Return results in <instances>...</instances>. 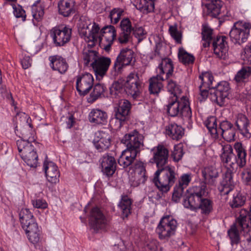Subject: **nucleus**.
<instances>
[{
	"label": "nucleus",
	"instance_id": "obj_1",
	"mask_svg": "<svg viewBox=\"0 0 251 251\" xmlns=\"http://www.w3.org/2000/svg\"><path fill=\"white\" fill-rule=\"evenodd\" d=\"M33 137L27 138L24 134L16 142L19 154L23 160L30 167L35 168L38 164V155L32 142L34 141Z\"/></svg>",
	"mask_w": 251,
	"mask_h": 251
},
{
	"label": "nucleus",
	"instance_id": "obj_2",
	"mask_svg": "<svg viewBox=\"0 0 251 251\" xmlns=\"http://www.w3.org/2000/svg\"><path fill=\"white\" fill-rule=\"evenodd\" d=\"M176 180V173L170 166L158 168L152 179L153 183L162 193L168 192Z\"/></svg>",
	"mask_w": 251,
	"mask_h": 251
},
{
	"label": "nucleus",
	"instance_id": "obj_3",
	"mask_svg": "<svg viewBox=\"0 0 251 251\" xmlns=\"http://www.w3.org/2000/svg\"><path fill=\"white\" fill-rule=\"evenodd\" d=\"M167 113L171 117L180 115L189 120L192 117V112L189 102L186 97L183 96L180 100L178 97H172L166 105Z\"/></svg>",
	"mask_w": 251,
	"mask_h": 251
},
{
	"label": "nucleus",
	"instance_id": "obj_4",
	"mask_svg": "<svg viewBox=\"0 0 251 251\" xmlns=\"http://www.w3.org/2000/svg\"><path fill=\"white\" fill-rule=\"evenodd\" d=\"M206 185L200 184L189 188L184 198L183 204L185 208L197 211L199 203L204 196H206Z\"/></svg>",
	"mask_w": 251,
	"mask_h": 251
},
{
	"label": "nucleus",
	"instance_id": "obj_5",
	"mask_svg": "<svg viewBox=\"0 0 251 251\" xmlns=\"http://www.w3.org/2000/svg\"><path fill=\"white\" fill-rule=\"evenodd\" d=\"M251 28V24L243 21L234 23L229 36L231 41L235 44L241 45L247 41Z\"/></svg>",
	"mask_w": 251,
	"mask_h": 251
},
{
	"label": "nucleus",
	"instance_id": "obj_6",
	"mask_svg": "<svg viewBox=\"0 0 251 251\" xmlns=\"http://www.w3.org/2000/svg\"><path fill=\"white\" fill-rule=\"evenodd\" d=\"M177 225L176 221L169 216L162 218L156 229L159 239L168 240L175 235Z\"/></svg>",
	"mask_w": 251,
	"mask_h": 251
},
{
	"label": "nucleus",
	"instance_id": "obj_7",
	"mask_svg": "<svg viewBox=\"0 0 251 251\" xmlns=\"http://www.w3.org/2000/svg\"><path fill=\"white\" fill-rule=\"evenodd\" d=\"M72 31V29L66 26H55L50 29V35L55 47H62L70 41Z\"/></svg>",
	"mask_w": 251,
	"mask_h": 251
},
{
	"label": "nucleus",
	"instance_id": "obj_8",
	"mask_svg": "<svg viewBox=\"0 0 251 251\" xmlns=\"http://www.w3.org/2000/svg\"><path fill=\"white\" fill-rule=\"evenodd\" d=\"M213 91L210 92V99L220 106L224 105L225 100L229 93L230 87L228 83L225 81L214 84Z\"/></svg>",
	"mask_w": 251,
	"mask_h": 251
},
{
	"label": "nucleus",
	"instance_id": "obj_9",
	"mask_svg": "<svg viewBox=\"0 0 251 251\" xmlns=\"http://www.w3.org/2000/svg\"><path fill=\"white\" fill-rule=\"evenodd\" d=\"M144 136L136 130L126 134L122 139V143L126 147V150L138 153L143 146Z\"/></svg>",
	"mask_w": 251,
	"mask_h": 251
},
{
	"label": "nucleus",
	"instance_id": "obj_10",
	"mask_svg": "<svg viewBox=\"0 0 251 251\" xmlns=\"http://www.w3.org/2000/svg\"><path fill=\"white\" fill-rule=\"evenodd\" d=\"M141 83L138 73L135 72H131L126 77L125 84V91L127 95L136 99L140 94Z\"/></svg>",
	"mask_w": 251,
	"mask_h": 251
},
{
	"label": "nucleus",
	"instance_id": "obj_11",
	"mask_svg": "<svg viewBox=\"0 0 251 251\" xmlns=\"http://www.w3.org/2000/svg\"><path fill=\"white\" fill-rule=\"evenodd\" d=\"M151 152L153 156L151 160L156 164L157 169L168 166L169 151L166 147L158 145L151 150Z\"/></svg>",
	"mask_w": 251,
	"mask_h": 251
},
{
	"label": "nucleus",
	"instance_id": "obj_12",
	"mask_svg": "<svg viewBox=\"0 0 251 251\" xmlns=\"http://www.w3.org/2000/svg\"><path fill=\"white\" fill-rule=\"evenodd\" d=\"M211 44L214 53L217 57L223 59L227 57L228 47L226 36H217Z\"/></svg>",
	"mask_w": 251,
	"mask_h": 251
},
{
	"label": "nucleus",
	"instance_id": "obj_13",
	"mask_svg": "<svg viewBox=\"0 0 251 251\" xmlns=\"http://www.w3.org/2000/svg\"><path fill=\"white\" fill-rule=\"evenodd\" d=\"M94 85V78L89 73H85L77 76L76 88L81 96L86 95L92 88Z\"/></svg>",
	"mask_w": 251,
	"mask_h": 251
},
{
	"label": "nucleus",
	"instance_id": "obj_14",
	"mask_svg": "<svg viewBox=\"0 0 251 251\" xmlns=\"http://www.w3.org/2000/svg\"><path fill=\"white\" fill-rule=\"evenodd\" d=\"M134 59L133 51L128 48L123 49L117 57L114 68L118 73L120 72L122 68L132 63Z\"/></svg>",
	"mask_w": 251,
	"mask_h": 251
},
{
	"label": "nucleus",
	"instance_id": "obj_15",
	"mask_svg": "<svg viewBox=\"0 0 251 251\" xmlns=\"http://www.w3.org/2000/svg\"><path fill=\"white\" fill-rule=\"evenodd\" d=\"M111 64V59L109 57H98L93 63H90L97 80H100L106 75Z\"/></svg>",
	"mask_w": 251,
	"mask_h": 251
},
{
	"label": "nucleus",
	"instance_id": "obj_16",
	"mask_svg": "<svg viewBox=\"0 0 251 251\" xmlns=\"http://www.w3.org/2000/svg\"><path fill=\"white\" fill-rule=\"evenodd\" d=\"M116 36V31L112 25L103 27L100 31L99 41L105 50H109Z\"/></svg>",
	"mask_w": 251,
	"mask_h": 251
},
{
	"label": "nucleus",
	"instance_id": "obj_17",
	"mask_svg": "<svg viewBox=\"0 0 251 251\" xmlns=\"http://www.w3.org/2000/svg\"><path fill=\"white\" fill-rule=\"evenodd\" d=\"M192 176L191 173L182 174L178 179V183L174 187L172 200L177 202L182 197L184 190L189 185L192 180Z\"/></svg>",
	"mask_w": 251,
	"mask_h": 251
},
{
	"label": "nucleus",
	"instance_id": "obj_18",
	"mask_svg": "<svg viewBox=\"0 0 251 251\" xmlns=\"http://www.w3.org/2000/svg\"><path fill=\"white\" fill-rule=\"evenodd\" d=\"M134 172L130 178L131 185L137 187L140 184L145 182L147 176L146 175V169L144 163L141 161H136L134 164Z\"/></svg>",
	"mask_w": 251,
	"mask_h": 251
},
{
	"label": "nucleus",
	"instance_id": "obj_19",
	"mask_svg": "<svg viewBox=\"0 0 251 251\" xmlns=\"http://www.w3.org/2000/svg\"><path fill=\"white\" fill-rule=\"evenodd\" d=\"M200 79L201 80V84L199 86L200 90V95L202 98L200 100L206 99L208 95V90L212 89L214 86V80L213 75L209 73H205L199 76Z\"/></svg>",
	"mask_w": 251,
	"mask_h": 251
},
{
	"label": "nucleus",
	"instance_id": "obj_20",
	"mask_svg": "<svg viewBox=\"0 0 251 251\" xmlns=\"http://www.w3.org/2000/svg\"><path fill=\"white\" fill-rule=\"evenodd\" d=\"M90 222L93 227L97 229L104 228L108 224L105 216L98 207H94L91 210Z\"/></svg>",
	"mask_w": 251,
	"mask_h": 251
},
{
	"label": "nucleus",
	"instance_id": "obj_21",
	"mask_svg": "<svg viewBox=\"0 0 251 251\" xmlns=\"http://www.w3.org/2000/svg\"><path fill=\"white\" fill-rule=\"evenodd\" d=\"M234 187L233 172L230 169H227L224 175L223 180L218 188L221 195H228L233 190Z\"/></svg>",
	"mask_w": 251,
	"mask_h": 251
},
{
	"label": "nucleus",
	"instance_id": "obj_22",
	"mask_svg": "<svg viewBox=\"0 0 251 251\" xmlns=\"http://www.w3.org/2000/svg\"><path fill=\"white\" fill-rule=\"evenodd\" d=\"M100 163L103 173L108 177L112 176L116 170V161L114 157L105 154L101 158Z\"/></svg>",
	"mask_w": 251,
	"mask_h": 251
},
{
	"label": "nucleus",
	"instance_id": "obj_23",
	"mask_svg": "<svg viewBox=\"0 0 251 251\" xmlns=\"http://www.w3.org/2000/svg\"><path fill=\"white\" fill-rule=\"evenodd\" d=\"M233 149L235 151V164L240 168H243L246 164L247 155L245 146L241 142H236Z\"/></svg>",
	"mask_w": 251,
	"mask_h": 251
},
{
	"label": "nucleus",
	"instance_id": "obj_24",
	"mask_svg": "<svg viewBox=\"0 0 251 251\" xmlns=\"http://www.w3.org/2000/svg\"><path fill=\"white\" fill-rule=\"evenodd\" d=\"M234 224L239 226L243 231L248 229L251 226V214L250 210L243 208L236 214Z\"/></svg>",
	"mask_w": 251,
	"mask_h": 251
},
{
	"label": "nucleus",
	"instance_id": "obj_25",
	"mask_svg": "<svg viewBox=\"0 0 251 251\" xmlns=\"http://www.w3.org/2000/svg\"><path fill=\"white\" fill-rule=\"evenodd\" d=\"M174 66L172 60L166 58L162 60L161 62L156 69L158 76H162L164 79H168L173 75Z\"/></svg>",
	"mask_w": 251,
	"mask_h": 251
},
{
	"label": "nucleus",
	"instance_id": "obj_26",
	"mask_svg": "<svg viewBox=\"0 0 251 251\" xmlns=\"http://www.w3.org/2000/svg\"><path fill=\"white\" fill-rule=\"evenodd\" d=\"M44 170L49 181L56 183L59 181L60 173L57 166L52 162L45 160L44 163Z\"/></svg>",
	"mask_w": 251,
	"mask_h": 251
},
{
	"label": "nucleus",
	"instance_id": "obj_27",
	"mask_svg": "<svg viewBox=\"0 0 251 251\" xmlns=\"http://www.w3.org/2000/svg\"><path fill=\"white\" fill-rule=\"evenodd\" d=\"M220 158L224 165L226 166H229L233 169L236 164L233 149L230 145L226 144L223 146Z\"/></svg>",
	"mask_w": 251,
	"mask_h": 251
},
{
	"label": "nucleus",
	"instance_id": "obj_28",
	"mask_svg": "<svg viewBox=\"0 0 251 251\" xmlns=\"http://www.w3.org/2000/svg\"><path fill=\"white\" fill-rule=\"evenodd\" d=\"M131 105L126 100H121L118 103V107L115 113V118L118 120L121 125L122 122H125L129 114Z\"/></svg>",
	"mask_w": 251,
	"mask_h": 251
},
{
	"label": "nucleus",
	"instance_id": "obj_29",
	"mask_svg": "<svg viewBox=\"0 0 251 251\" xmlns=\"http://www.w3.org/2000/svg\"><path fill=\"white\" fill-rule=\"evenodd\" d=\"M202 175L204 178V183L202 184H208L214 186L216 185V179L219 174L217 169L212 166L204 168L202 170Z\"/></svg>",
	"mask_w": 251,
	"mask_h": 251
},
{
	"label": "nucleus",
	"instance_id": "obj_30",
	"mask_svg": "<svg viewBox=\"0 0 251 251\" xmlns=\"http://www.w3.org/2000/svg\"><path fill=\"white\" fill-rule=\"evenodd\" d=\"M107 114L99 109H93L89 114V120L96 125H104L107 123Z\"/></svg>",
	"mask_w": 251,
	"mask_h": 251
},
{
	"label": "nucleus",
	"instance_id": "obj_31",
	"mask_svg": "<svg viewBox=\"0 0 251 251\" xmlns=\"http://www.w3.org/2000/svg\"><path fill=\"white\" fill-rule=\"evenodd\" d=\"M50 66L55 71H57L61 74H64L67 70L68 65L66 60L58 55H54L50 57Z\"/></svg>",
	"mask_w": 251,
	"mask_h": 251
},
{
	"label": "nucleus",
	"instance_id": "obj_32",
	"mask_svg": "<svg viewBox=\"0 0 251 251\" xmlns=\"http://www.w3.org/2000/svg\"><path fill=\"white\" fill-rule=\"evenodd\" d=\"M137 153L126 149L120 156L118 162L120 166L126 168L130 166L134 162Z\"/></svg>",
	"mask_w": 251,
	"mask_h": 251
},
{
	"label": "nucleus",
	"instance_id": "obj_33",
	"mask_svg": "<svg viewBox=\"0 0 251 251\" xmlns=\"http://www.w3.org/2000/svg\"><path fill=\"white\" fill-rule=\"evenodd\" d=\"M100 139L95 142L96 149L99 152H102L107 150L111 145L110 136L108 133L100 131L99 133Z\"/></svg>",
	"mask_w": 251,
	"mask_h": 251
},
{
	"label": "nucleus",
	"instance_id": "obj_34",
	"mask_svg": "<svg viewBox=\"0 0 251 251\" xmlns=\"http://www.w3.org/2000/svg\"><path fill=\"white\" fill-rule=\"evenodd\" d=\"M166 133L173 140H179L184 134V129L175 123H172L166 126Z\"/></svg>",
	"mask_w": 251,
	"mask_h": 251
},
{
	"label": "nucleus",
	"instance_id": "obj_35",
	"mask_svg": "<svg viewBox=\"0 0 251 251\" xmlns=\"http://www.w3.org/2000/svg\"><path fill=\"white\" fill-rule=\"evenodd\" d=\"M100 30V28L99 25L94 23L91 30L88 34L86 32H82L84 39L89 44V46L91 47L94 46L95 43L99 40L100 36H99L98 33Z\"/></svg>",
	"mask_w": 251,
	"mask_h": 251
},
{
	"label": "nucleus",
	"instance_id": "obj_36",
	"mask_svg": "<svg viewBox=\"0 0 251 251\" xmlns=\"http://www.w3.org/2000/svg\"><path fill=\"white\" fill-rule=\"evenodd\" d=\"M166 79L162 76H158L156 75L152 76L149 79V91L151 94H158L163 88L162 82Z\"/></svg>",
	"mask_w": 251,
	"mask_h": 251
},
{
	"label": "nucleus",
	"instance_id": "obj_37",
	"mask_svg": "<svg viewBox=\"0 0 251 251\" xmlns=\"http://www.w3.org/2000/svg\"><path fill=\"white\" fill-rule=\"evenodd\" d=\"M222 6L220 0H207L205 3L208 14L213 17H217L220 14Z\"/></svg>",
	"mask_w": 251,
	"mask_h": 251
},
{
	"label": "nucleus",
	"instance_id": "obj_38",
	"mask_svg": "<svg viewBox=\"0 0 251 251\" xmlns=\"http://www.w3.org/2000/svg\"><path fill=\"white\" fill-rule=\"evenodd\" d=\"M154 0H135V7L144 14L154 11Z\"/></svg>",
	"mask_w": 251,
	"mask_h": 251
},
{
	"label": "nucleus",
	"instance_id": "obj_39",
	"mask_svg": "<svg viewBox=\"0 0 251 251\" xmlns=\"http://www.w3.org/2000/svg\"><path fill=\"white\" fill-rule=\"evenodd\" d=\"M58 7L59 14L64 17H68L74 12L73 0H60Z\"/></svg>",
	"mask_w": 251,
	"mask_h": 251
},
{
	"label": "nucleus",
	"instance_id": "obj_40",
	"mask_svg": "<svg viewBox=\"0 0 251 251\" xmlns=\"http://www.w3.org/2000/svg\"><path fill=\"white\" fill-rule=\"evenodd\" d=\"M201 36L204 48L209 47L212 40L216 38L213 34V30L207 25H202Z\"/></svg>",
	"mask_w": 251,
	"mask_h": 251
},
{
	"label": "nucleus",
	"instance_id": "obj_41",
	"mask_svg": "<svg viewBox=\"0 0 251 251\" xmlns=\"http://www.w3.org/2000/svg\"><path fill=\"white\" fill-rule=\"evenodd\" d=\"M249 124V120L245 115L238 114L237 115L235 125L241 134L246 136L249 133L248 129Z\"/></svg>",
	"mask_w": 251,
	"mask_h": 251
},
{
	"label": "nucleus",
	"instance_id": "obj_42",
	"mask_svg": "<svg viewBox=\"0 0 251 251\" xmlns=\"http://www.w3.org/2000/svg\"><path fill=\"white\" fill-rule=\"evenodd\" d=\"M251 75V68L248 66L243 67L235 75L234 80L237 84H242Z\"/></svg>",
	"mask_w": 251,
	"mask_h": 251
},
{
	"label": "nucleus",
	"instance_id": "obj_43",
	"mask_svg": "<svg viewBox=\"0 0 251 251\" xmlns=\"http://www.w3.org/2000/svg\"><path fill=\"white\" fill-rule=\"evenodd\" d=\"M246 201L245 195L241 192L237 191L233 195L229 204L232 208H236L243 206Z\"/></svg>",
	"mask_w": 251,
	"mask_h": 251
},
{
	"label": "nucleus",
	"instance_id": "obj_44",
	"mask_svg": "<svg viewBox=\"0 0 251 251\" xmlns=\"http://www.w3.org/2000/svg\"><path fill=\"white\" fill-rule=\"evenodd\" d=\"M19 217L23 228L35 222L32 214L27 208L22 209L20 211Z\"/></svg>",
	"mask_w": 251,
	"mask_h": 251
},
{
	"label": "nucleus",
	"instance_id": "obj_45",
	"mask_svg": "<svg viewBox=\"0 0 251 251\" xmlns=\"http://www.w3.org/2000/svg\"><path fill=\"white\" fill-rule=\"evenodd\" d=\"M131 200L126 195L122 196L118 205L120 208L123 217H127L131 213Z\"/></svg>",
	"mask_w": 251,
	"mask_h": 251
},
{
	"label": "nucleus",
	"instance_id": "obj_46",
	"mask_svg": "<svg viewBox=\"0 0 251 251\" xmlns=\"http://www.w3.org/2000/svg\"><path fill=\"white\" fill-rule=\"evenodd\" d=\"M178 57L179 61L185 65L192 64L195 60L194 55L187 52L183 48L179 49Z\"/></svg>",
	"mask_w": 251,
	"mask_h": 251
},
{
	"label": "nucleus",
	"instance_id": "obj_47",
	"mask_svg": "<svg viewBox=\"0 0 251 251\" xmlns=\"http://www.w3.org/2000/svg\"><path fill=\"white\" fill-rule=\"evenodd\" d=\"M242 230L239 226L233 224L228 230L231 244H237L240 241L239 231Z\"/></svg>",
	"mask_w": 251,
	"mask_h": 251
},
{
	"label": "nucleus",
	"instance_id": "obj_48",
	"mask_svg": "<svg viewBox=\"0 0 251 251\" xmlns=\"http://www.w3.org/2000/svg\"><path fill=\"white\" fill-rule=\"evenodd\" d=\"M98 57V52L96 51L85 50L83 51L82 58L85 66H88L90 63H93Z\"/></svg>",
	"mask_w": 251,
	"mask_h": 251
},
{
	"label": "nucleus",
	"instance_id": "obj_49",
	"mask_svg": "<svg viewBox=\"0 0 251 251\" xmlns=\"http://www.w3.org/2000/svg\"><path fill=\"white\" fill-rule=\"evenodd\" d=\"M198 209H200L202 214L208 215L213 210V202L209 199L202 198L199 203Z\"/></svg>",
	"mask_w": 251,
	"mask_h": 251
},
{
	"label": "nucleus",
	"instance_id": "obj_50",
	"mask_svg": "<svg viewBox=\"0 0 251 251\" xmlns=\"http://www.w3.org/2000/svg\"><path fill=\"white\" fill-rule=\"evenodd\" d=\"M205 126L211 134L216 138L218 137V128L217 127V120L214 117H211L205 122Z\"/></svg>",
	"mask_w": 251,
	"mask_h": 251
},
{
	"label": "nucleus",
	"instance_id": "obj_51",
	"mask_svg": "<svg viewBox=\"0 0 251 251\" xmlns=\"http://www.w3.org/2000/svg\"><path fill=\"white\" fill-rule=\"evenodd\" d=\"M105 88L103 85L100 83L96 84L90 95L89 101L91 102L95 101L103 94Z\"/></svg>",
	"mask_w": 251,
	"mask_h": 251
},
{
	"label": "nucleus",
	"instance_id": "obj_52",
	"mask_svg": "<svg viewBox=\"0 0 251 251\" xmlns=\"http://www.w3.org/2000/svg\"><path fill=\"white\" fill-rule=\"evenodd\" d=\"M183 148V146L181 143L174 146V150L172 151L171 154L174 161L178 162L181 159L184 154Z\"/></svg>",
	"mask_w": 251,
	"mask_h": 251
},
{
	"label": "nucleus",
	"instance_id": "obj_53",
	"mask_svg": "<svg viewBox=\"0 0 251 251\" xmlns=\"http://www.w3.org/2000/svg\"><path fill=\"white\" fill-rule=\"evenodd\" d=\"M33 22L35 25H37L38 23L42 21L44 15V8L42 6H35L32 8Z\"/></svg>",
	"mask_w": 251,
	"mask_h": 251
},
{
	"label": "nucleus",
	"instance_id": "obj_54",
	"mask_svg": "<svg viewBox=\"0 0 251 251\" xmlns=\"http://www.w3.org/2000/svg\"><path fill=\"white\" fill-rule=\"evenodd\" d=\"M167 88L168 91L173 95L172 97H178V95L181 93L180 86L172 79H168Z\"/></svg>",
	"mask_w": 251,
	"mask_h": 251
},
{
	"label": "nucleus",
	"instance_id": "obj_55",
	"mask_svg": "<svg viewBox=\"0 0 251 251\" xmlns=\"http://www.w3.org/2000/svg\"><path fill=\"white\" fill-rule=\"evenodd\" d=\"M169 33L171 36L178 44H181L182 34L179 32L176 25H170L169 29Z\"/></svg>",
	"mask_w": 251,
	"mask_h": 251
},
{
	"label": "nucleus",
	"instance_id": "obj_56",
	"mask_svg": "<svg viewBox=\"0 0 251 251\" xmlns=\"http://www.w3.org/2000/svg\"><path fill=\"white\" fill-rule=\"evenodd\" d=\"M123 12V10L120 8H114L109 15L111 23L114 24H117L121 18Z\"/></svg>",
	"mask_w": 251,
	"mask_h": 251
},
{
	"label": "nucleus",
	"instance_id": "obj_57",
	"mask_svg": "<svg viewBox=\"0 0 251 251\" xmlns=\"http://www.w3.org/2000/svg\"><path fill=\"white\" fill-rule=\"evenodd\" d=\"M120 27L122 31L126 33H130L132 30L133 28L131 26V23L129 19L125 18L123 19L120 23Z\"/></svg>",
	"mask_w": 251,
	"mask_h": 251
},
{
	"label": "nucleus",
	"instance_id": "obj_58",
	"mask_svg": "<svg viewBox=\"0 0 251 251\" xmlns=\"http://www.w3.org/2000/svg\"><path fill=\"white\" fill-rule=\"evenodd\" d=\"M222 137L226 141L230 142L235 140V131L233 128L221 134Z\"/></svg>",
	"mask_w": 251,
	"mask_h": 251
},
{
	"label": "nucleus",
	"instance_id": "obj_59",
	"mask_svg": "<svg viewBox=\"0 0 251 251\" xmlns=\"http://www.w3.org/2000/svg\"><path fill=\"white\" fill-rule=\"evenodd\" d=\"M233 128V125L227 121H223L220 124L218 128L219 135Z\"/></svg>",
	"mask_w": 251,
	"mask_h": 251
},
{
	"label": "nucleus",
	"instance_id": "obj_60",
	"mask_svg": "<svg viewBox=\"0 0 251 251\" xmlns=\"http://www.w3.org/2000/svg\"><path fill=\"white\" fill-rule=\"evenodd\" d=\"M133 32L135 36L138 38L139 42H141L146 37L147 32L142 27L136 28Z\"/></svg>",
	"mask_w": 251,
	"mask_h": 251
},
{
	"label": "nucleus",
	"instance_id": "obj_61",
	"mask_svg": "<svg viewBox=\"0 0 251 251\" xmlns=\"http://www.w3.org/2000/svg\"><path fill=\"white\" fill-rule=\"evenodd\" d=\"M28 240L33 244L38 243L40 239L41 231L39 230L38 231L31 232L30 234H27Z\"/></svg>",
	"mask_w": 251,
	"mask_h": 251
},
{
	"label": "nucleus",
	"instance_id": "obj_62",
	"mask_svg": "<svg viewBox=\"0 0 251 251\" xmlns=\"http://www.w3.org/2000/svg\"><path fill=\"white\" fill-rule=\"evenodd\" d=\"M242 56L244 60L251 63V44L246 46Z\"/></svg>",
	"mask_w": 251,
	"mask_h": 251
},
{
	"label": "nucleus",
	"instance_id": "obj_63",
	"mask_svg": "<svg viewBox=\"0 0 251 251\" xmlns=\"http://www.w3.org/2000/svg\"><path fill=\"white\" fill-rule=\"evenodd\" d=\"M122 90V85L119 82H115L113 83L110 89L111 94L115 96L118 95L119 93Z\"/></svg>",
	"mask_w": 251,
	"mask_h": 251
},
{
	"label": "nucleus",
	"instance_id": "obj_64",
	"mask_svg": "<svg viewBox=\"0 0 251 251\" xmlns=\"http://www.w3.org/2000/svg\"><path fill=\"white\" fill-rule=\"evenodd\" d=\"M32 203L34 207L37 208L45 209L48 207V204L46 201L42 199L32 200Z\"/></svg>",
	"mask_w": 251,
	"mask_h": 251
}]
</instances>
